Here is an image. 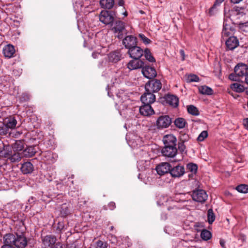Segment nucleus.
Segmentation results:
<instances>
[{"label":"nucleus","instance_id":"f257e3e1","mask_svg":"<svg viewBox=\"0 0 248 248\" xmlns=\"http://www.w3.org/2000/svg\"><path fill=\"white\" fill-rule=\"evenodd\" d=\"M28 240L23 233H8L3 237V244L9 246L11 248H25Z\"/></svg>","mask_w":248,"mask_h":248},{"label":"nucleus","instance_id":"f03ea898","mask_svg":"<svg viewBox=\"0 0 248 248\" xmlns=\"http://www.w3.org/2000/svg\"><path fill=\"white\" fill-rule=\"evenodd\" d=\"M248 74V66L243 63H238L234 68V73L230 74L229 78L231 80L242 81Z\"/></svg>","mask_w":248,"mask_h":248},{"label":"nucleus","instance_id":"7ed1b4c3","mask_svg":"<svg viewBox=\"0 0 248 248\" xmlns=\"http://www.w3.org/2000/svg\"><path fill=\"white\" fill-rule=\"evenodd\" d=\"M162 87V84L159 80L154 79L149 80L145 85V90L153 93L158 92Z\"/></svg>","mask_w":248,"mask_h":248},{"label":"nucleus","instance_id":"20e7f679","mask_svg":"<svg viewBox=\"0 0 248 248\" xmlns=\"http://www.w3.org/2000/svg\"><path fill=\"white\" fill-rule=\"evenodd\" d=\"M191 196L194 201L202 203H204L208 198V195L206 191L201 189L194 190Z\"/></svg>","mask_w":248,"mask_h":248},{"label":"nucleus","instance_id":"39448f33","mask_svg":"<svg viewBox=\"0 0 248 248\" xmlns=\"http://www.w3.org/2000/svg\"><path fill=\"white\" fill-rule=\"evenodd\" d=\"M172 123L171 118L168 115H162L158 117L156 121V126L158 129L168 127Z\"/></svg>","mask_w":248,"mask_h":248},{"label":"nucleus","instance_id":"423d86ee","mask_svg":"<svg viewBox=\"0 0 248 248\" xmlns=\"http://www.w3.org/2000/svg\"><path fill=\"white\" fill-rule=\"evenodd\" d=\"M99 20L106 25L111 24L114 20V17L111 12L107 10L102 11L99 16Z\"/></svg>","mask_w":248,"mask_h":248},{"label":"nucleus","instance_id":"0eeeda50","mask_svg":"<svg viewBox=\"0 0 248 248\" xmlns=\"http://www.w3.org/2000/svg\"><path fill=\"white\" fill-rule=\"evenodd\" d=\"M142 73L146 78L148 79L154 78L157 74L154 67L145 64L142 67Z\"/></svg>","mask_w":248,"mask_h":248},{"label":"nucleus","instance_id":"6e6552de","mask_svg":"<svg viewBox=\"0 0 248 248\" xmlns=\"http://www.w3.org/2000/svg\"><path fill=\"white\" fill-rule=\"evenodd\" d=\"M128 54L133 59H140L143 55V50L137 45L128 49Z\"/></svg>","mask_w":248,"mask_h":248},{"label":"nucleus","instance_id":"1a4fd4ad","mask_svg":"<svg viewBox=\"0 0 248 248\" xmlns=\"http://www.w3.org/2000/svg\"><path fill=\"white\" fill-rule=\"evenodd\" d=\"M112 30L115 33H117V37L118 38H122L123 32L125 30L124 22L121 21H116Z\"/></svg>","mask_w":248,"mask_h":248},{"label":"nucleus","instance_id":"9d476101","mask_svg":"<svg viewBox=\"0 0 248 248\" xmlns=\"http://www.w3.org/2000/svg\"><path fill=\"white\" fill-rule=\"evenodd\" d=\"M162 155L168 158H174L177 154V149L176 147L164 146L162 150Z\"/></svg>","mask_w":248,"mask_h":248},{"label":"nucleus","instance_id":"9b49d317","mask_svg":"<svg viewBox=\"0 0 248 248\" xmlns=\"http://www.w3.org/2000/svg\"><path fill=\"white\" fill-rule=\"evenodd\" d=\"M140 100L143 104H152L155 101V96L154 93L145 90L140 97Z\"/></svg>","mask_w":248,"mask_h":248},{"label":"nucleus","instance_id":"f8f14e48","mask_svg":"<svg viewBox=\"0 0 248 248\" xmlns=\"http://www.w3.org/2000/svg\"><path fill=\"white\" fill-rule=\"evenodd\" d=\"M185 170L183 166L177 165L172 168L170 167V174L173 177H180L185 173Z\"/></svg>","mask_w":248,"mask_h":248},{"label":"nucleus","instance_id":"ddd939ff","mask_svg":"<svg viewBox=\"0 0 248 248\" xmlns=\"http://www.w3.org/2000/svg\"><path fill=\"white\" fill-rule=\"evenodd\" d=\"M123 44L128 49L137 45V38L132 35L126 36L123 40Z\"/></svg>","mask_w":248,"mask_h":248},{"label":"nucleus","instance_id":"4468645a","mask_svg":"<svg viewBox=\"0 0 248 248\" xmlns=\"http://www.w3.org/2000/svg\"><path fill=\"white\" fill-rule=\"evenodd\" d=\"M170 165L169 163L163 162L157 165L156 170L159 175H163L167 173H170Z\"/></svg>","mask_w":248,"mask_h":248},{"label":"nucleus","instance_id":"2eb2a0df","mask_svg":"<svg viewBox=\"0 0 248 248\" xmlns=\"http://www.w3.org/2000/svg\"><path fill=\"white\" fill-rule=\"evenodd\" d=\"M224 42L229 50H233L239 45L238 40L234 36H230L227 39H224Z\"/></svg>","mask_w":248,"mask_h":248},{"label":"nucleus","instance_id":"dca6fc26","mask_svg":"<svg viewBox=\"0 0 248 248\" xmlns=\"http://www.w3.org/2000/svg\"><path fill=\"white\" fill-rule=\"evenodd\" d=\"M233 30L230 27L224 23L223 28L221 33V42H224V39H227L230 36H232Z\"/></svg>","mask_w":248,"mask_h":248},{"label":"nucleus","instance_id":"f3484780","mask_svg":"<svg viewBox=\"0 0 248 248\" xmlns=\"http://www.w3.org/2000/svg\"><path fill=\"white\" fill-rule=\"evenodd\" d=\"M144 62L140 59H133L129 61L127 64V67L130 70L142 68Z\"/></svg>","mask_w":248,"mask_h":248},{"label":"nucleus","instance_id":"a211bd4d","mask_svg":"<svg viewBox=\"0 0 248 248\" xmlns=\"http://www.w3.org/2000/svg\"><path fill=\"white\" fill-rule=\"evenodd\" d=\"M151 105L149 104H143V105L139 108L140 113L145 116H148L153 114L155 112Z\"/></svg>","mask_w":248,"mask_h":248},{"label":"nucleus","instance_id":"6ab92c4d","mask_svg":"<svg viewBox=\"0 0 248 248\" xmlns=\"http://www.w3.org/2000/svg\"><path fill=\"white\" fill-rule=\"evenodd\" d=\"M42 238V242L45 247L53 248L56 241V238L55 236L48 235Z\"/></svg>","mask_w":248,"mask_h":248},{"label":"nucleus","instance_id":"aec40b11","mask_svg":"<svg viewBox=\"0 0 248 248\" xmlns=\"http://www.w3.org/2000/svg\"><path fill=\"white\" fill-rule=\"evenodd\" d=\"M177 139L176 137L172 135H167L163 138L164 146L176 147Z\"/></svg>","mask_w":248,"mask_h":248},{"label":"nucleus","instance_id":"412c9836","mask_svg":"<svg viewBox=\"0 0 248 248\" xmlns=\"http://www.w3.org/2000/svg\"><path fill=\"white\" fill-rule=\"evenodd\" d=\"M165 99L167 103L174 108L177 107L179 105V99L175 95L168 94Z\"/></svg>","mask_w":248,"mask_h":248},{"label":"nucleus","instance_id":"4be33fe9","mask_svg":"<svg viewBox=\"0 0 248 248\" xmlns=\"http://www.w3.org/2000/svg\"><path fill=\"white\" fill-rule=\"evenodd\" d=\"M21 171L25 174L31 173L34 169L33 165L30 162H26L22 164Z\"/></svg>","mask_w":248,"mask_h":248},{"label":"nucleus","instance_id":"5701e85b","mask_svg":"<svg viewBox=\"0 0 248 248\" xmlns=\"http://www.w3.org/2000/svg\"><path fill=\"white\" fill-rule=\"evenodd\" d=\"M15 53L14 46L12 45H6L3 49V53L5 57L12 58Z\"/></svg>","mask_w":248,"mask_h":248},{"label":"nucleus","instance_id":"b1692460","mask_svg":"<svg viewBox=\"0 0 248 248\" xmlns=\"http://www.w3.org/2000/svg\"><path fill=\"white\" fill-rule=\"evenodd\" d=\"M3 123L10 130H11L16 128L17 124V121L14 117L11 116L6 118Z\"/></svg>","mask_w":248,"mask_h":248},{"label":"nucleus","instance_id":"393cba45","mask_svg":"<svg viewBox=\"0 0 248 248\" xmlns=\"http://www.w3.org/2000/svg\"><path fill=\"white\" fill-rule=\"evenodd\" d=\"M36 153V149L35 146H29L22 152V156L26 157L33 156Z\"/></svg>","mask_w":248,"mask_h":248},{"label":"nucleus","instance_id":"a878e982","mask_svg":"<svg viewBox=\"0 0 248 248\" xmlns=\"http://www.w3.org/2000/svg\"><path fill=\"white\" fill-rule=\"evenodd\" d=\"M122 57V55L119 51H114L109 53L108 58L110 61L116 62L119 61Z\"/></svg>","mask_w":248,"mask_h":248},{"label":"nucleus","instance_id":"bb28decb","mask_svg":"<svg viewBox=\"0 0 248 248\" xmlns=\"http://www.w3.org/2000/svg\"><path fill=\"white\" fill-rule=\"evenodd\" d=\"M100 4L102 8L109 10L113 7L114 0H100Z\"/></svg>","mask_w":248,"mask_h":248},{"label":"nucleus","instance_id":"cd10ccee","mask_svg":"<svg viewBox=\"0 0 248 248\" xmlns=\"http://www.w3.org/2000/svg\"><path fill=\"white\" fill-rule=\"evenodd\" d=\"M12 152L11 147L8 145L3 144V149L0 151V156L8 158Z\"/></svg>","mask_w":248,"mask_h":248},{"label":"nucleus","instance_id":"c85d7f7f","mask_svg":"<svg viewBox=\"0 0 248 248\" xmlns=\"http://www.w3.org/2000/svg\"><path fill=\"white\" fill-rule=\"evenodd\" d=\"M24 142L23 140H18L15 141L12 145L14 152L21 151L24 148Z\"/></svg>","mask_w":248,"mask_h":248},{"label":"nucleus","instance_id":"c756f323","mask_svg":"<svg viewBox=\"0 0 248 248\" xmlns=\"http://www.w3.org/2000/svg\"><path fill=\"white\" fill-rule=\"evenodd\" d=\"M186 169L191 172V174H188L189 177H192L193 175L196 174L197 172L198 166L196 164L190 163L187 164Z\"/></svg>","mask_w":248,"mask_h":248},{"label":"nucleus","instance_id":"7c9ffc66","mask_svg":"<svg viewBox=\"0 0 248 248\" xmlns=\"http://www.w3.org/2000/svg\"><path fill=\"white\" fill-rule=\"evenodd\" d=\"M22 157L23 156H22V153H20L18 152H14V153H13L12 152L8 159L12 162H15L19 161Z\"/></svg>","mask_w":248,"mask_h":248},{"label":"nucleus","instance_id":"2f4dec72","mask_svg":"<svg viewBox=\"0 0 248 248\" xmlns=\"http://www.w3.org/2000/svg\"><path fill=\"white\" fill-rule=\"evenodd\" d=\"M240 9H242L241 7H235L234 10L232 11L231 16L232 19L237 21V19H239L240 16H242V12H240Z\"/></svg>","mask_w":248,"mask_h":248},{"label":"nucleus","instance_id":"473e14b6","mask_svg":"<svg viewBox=\"0 0 248 248\" xmlns=\"http://www.w3.org/2000/svg\"><path fill=\"white\" fill-rule=\"evenodd\" d=\"M197 231L198 232L201 231V238L205 241L209 240L211 237L212 234L210 231L207 230L205 229H202V230H200L198 229H197Z\"/></svg>","mask_w":248,"mask_h":248},{"label":"nucleus","instance_id":"72a5a7b5","mask_svg":"<svg viewBox=\"0 0 248 248\" xmlns=\"http://www.w3.org/2000/svg\"><path fill=\"white\" fill-rule=\"evenodd\" d=\"M174 124L176 127L179 129H182L185 127L186 122L185 119L179 117L174 120Z\"/></svg>","mask_w":248,"mask_h":248},{"label":"nucleus","instance_id":"f704fd0d","mask_svg":"<svg viewBox=\"0 0 248 248\" xmlns=\"http://www.w3.org/2000/svg\"><path fill=\"white\" fill-rule=\"evenodd\" d=\"M199 91L201 94L205 95H211L213 93L212 88L205 85L199 87Z\"/></svg>","mask_w":248,"mask_h":248},{"label":"nucleus","instance_id":"c9c22d12","mask_svg":"<svg viewBox=\"0 0 248 248\" xmlns=\"http://www.w3.org/2000/svg\"><path fill=\"white\" fill-rule=\"evenodd\" d=\"M231 88L234 92L242 93L244 91L245 87L238 83H234L231 85Z\"/></svg>","mask_w":248,"mask_h":248},{"label":"nucleus","instance_id":"e433bc0d","mask_svg":"<svg viewBox=\"0 0 248 248\" xmlns=\"http://www.w3.org/2000/svg\"><path fill=\"white\" fill-rule=\"evenodd\" d=\"M143 54L145 59L149 62H155V60L152 55L149 49L146 48L143 51Z\"/></svg>","mask_w":248,"mask_h":248},{"label":"nucleus","instance_id":"4c0bfd02","mask_svg":"<svg viewBox=\"0 0 248 248\" xmlns=\"http://www.w3.org/2000/svg\"><path fill=\"white\" fill-rule=\"evenodd\" d=\"M188 112L194 116H198L199 115V111L198 108L193 105H189L187 108Z\"/></svg>","mask_w":248,"mask_h":248},{"label":"nucleus","instance_id":"58836bf2","mask_svg":"<svg viewBox=\"0 0 248 248\" xmlns=\"http://www.w3.org/2000/svg\"><path fill=\"white\" fill-rule=\"evenodd\" d=\"M60 213L62 217H66L70 213L69 209L66 203L63 204L62 205Z\"/></svg>","mask_w":248,"mask_h":248},{"label":"nucleus","instance_id":"ea45409f","mask_svg":"<svg viewBox=\"0 0 248 248\" xmlns=\"http://www.w3.org/2000/svg\"><path fill=\"white\" fill-rule=\"evenodd\" d=\"M215 219V215L212 209H209L207 212V220L209 224H212Z\"/></svg>","mask_w":248,"mask_h":248},{"label":"nucleus","instance_id":"a19ab883","mask_svg":"<svg viewBox=\"0 0 248 248\" xmlns=\"http://www.w3.org/2000/svg\"><path fill=\"white\" fill-rule=\"evenodd\" d=\"M236 189L240 193H248V186L245 184H241L236 187Z\"/></svg>","mask_w":248,"mask_h":248},{"label":"nucleus","instance_id":"79ce46f5","mask_svg":"<svg viewBox=\"0 0 248 248\" xmlns=\"http://www.w3.org/2000/svg\"><path fill=\"white\" fill-rule=\"evenodd\" d=\"M8 133H10V130L3 123L2 125L0 126V135H6Z\"/></svg>","mask_w":248,"mask_h":248},{"label":"nucleus","instance_id":"37998d69","mask_svg":"<svg viewBox=\"0 0 248 248\" xmlns=\"http://www.w3.org/2000/svg\"><path fill=\"white\" fill-rule=\"evenodd\" d=\"M108 243L106 242L98 240L95 243V248H107Z\"/></svg>","mask_w":248,"mask_h":248},{"label":"nucleus","instance_id":"c03bdc74","mask_svg":"<svg viewBox=\"0 0 248 248\" xmlns=\"http://www.w3.org/2000/svg\"><path fill=\"white\" fill-rule=\"evenodd\" d=\"M199 80V78L194 74L189 75L187 78V82H198Z\"/></svg>","mask_w":248,"mask_h":248},{"label":"nucleus","instance_id":"a18cd8bd","mask_svg":"<svg viewBox=\"0 0 248 248\" xmlns=\"http://www.w3.org/2000/svg\"><path fill=\"white\" fill-rule=\"evenodd\" d=\"M139 37L140 38L141 40L145 45L149 44L151 43V41L150 39L146 37L143 34L140 33L139 34Z\"/></svg>","mask_w":248,"mask_h":248},{"label":"nucleus","instance_id":"49530a36","mask_svg":"<svg viewBox=\"0 0 248 248\" xmlns=\"http://www.w3.org/2000/svg\"><path fill=\"white\" fill-rule=\"evenodd\" d=\"M208 136V133L206 131H202L200 134L199 135L197 140L200 141H203L205 138H206Z\"/></svg>","mask_w":248,"mask_h":248},{"label":"nucleus","instance_id":"de8ad7c7","mask_svg":"<svg viewBox=\"0 0 248 248\" xmlns=\"http://www.w3.org/2000/svg\"><path fill=\"white\" fill-rule=\"evenodd\" d=\"M241 29L244 31H248V22L246 23H242V22H237Z\"/></svg>","mask_w":248,"mask_h":248},{"label":"nucleus","instance_id":"09e8293b","mask_svg":"<svg viewBox=\"0 0 248 248\" xmlns=\"http://www.w3.org/2000/svg\"><path fill=\"white\" fill-rule=\"evenodd\" d=\"M188 139L189 136L187 134H184L180 136V140L181 142H185V141H187Z\"/></svg>","mask_w":248,"mask_h":248},{"label":"nucleus","instance_id":"8fccbe9b","mask_svg":"<svg viewBox=\"0 0 248 248\" xmlns=\"http://www.w3.org/2000/svg\"><path fill=\"white\" fill-rule=\"evenodd\" d=\"M195 226L197 229L200 230L205 229V226L203 222H198L195 224Z\"/></svg>","mask_w":248,"mask_h":248},{"label":"nucleus","instance_id":"3c124183","mask_svg":"<svg viewBox=\"0 0 248 248\" xmlns=\"http://www.w3.org/2000/svg\"><path fill=\"white\" fill-rule=\"evenodd\" d=\"M178 149L181 152H183L186 149V146L184 144V142H179L178 145Z\"/></svg>","mask_w":248,"mask_h":248},{"label":"nucleus","instance_id":"603ef678","mask_svg":"<svg viewBox=\"0 0 248 248\" xmlns=\"http://www.w3.org/2000/svg\"><path fill=\"white\" fill-rule=\"evenodd\" d=\"M64 227V223L62 222H59L57 224V230L61 232Z\"/></svg>","mask_w":248,"mask_h":248},{"label":"nucleus","instance_id":"864d4df0","mask_svg":"<svg viewBox=\"0 0 248 248\" xmlns=\"http://www.w3.org/2000/svg\"><path fill=\"white\" fill-rule=\"evenodd\" d=\"M36 199L33 197H31L28 201V204H29L30 206H31L35 202Z\"/></svg>","mask_w":248,"mask_h":248},{"label":"nucleus","instance_id":"5fc2aeb1","mask_svg":"<svg viewBox=\"0 0 248 248\" xmlns=\"http://www.w3.org/2000/svg\"><path fill=\"white\" fill-rule=\"evenodd\" d=\"M217 5V0H216L213 6L210 9L209 14L210 15H212L213 14V11L216 8Z\"/></svg>","mask_w":248,"mask_h":248},{"label":"nucleus","instance_id":"6e6d98bb","mask_svg":"<svg viewBox=\"0 0 248 248\" xmlns=\"http://www.w3.org/2000/svg\"><path fill=\"white\" fill-rule=\"evenodd\" d=\"M108 208L110 210H113L115 208V203L114 202H110L108 204Z\"/></svg>","mask_w":248,"mask_h":248},{"label":"nucleus","instance_id":"4d7b16f0","mask_svg":"<svg viewBox=\"0 0 248 248\" xmlns=\"http://www.w3.org/2000/svg\"><path fill=\"white\" fill-rule=\"evenodd\" d=\"M53 248H62V245L61 243H55Z\"/></svg>","mask_w":248,"mask_h":248},{"label":"nucleus","instance_id":"13d9d810","mask_svg":"<svg viewBox=\"0 0 248 248\" xmlns=\"http://www.w3.org/2000/svg\"><path fill=\"white\" fill-rule=\"evenodd\" d=\"M243 124H244L245 127L246 129H248V118L245 119L243 120Z\"/></svg>","mask_w":248,"mask_h":248},{"label":"nucleus","instance_id":"bf43d9fd","mask_svg":"<svg viewBox=\"0 0 248 248\" xmlns=\"http://www.w3.org/2000/svg\"><path fill=\"white\" fill-rule=\"evenodd\" d=\"M219 243H220L221 247L222 248H226L225 246V241L223 239H220V241H219Z\"/></svg>","mask_w":248,"mask_h":248},{"label":"nucleus","instance_id":"052dcab7","mask_svg":"<svg viewBox=\"0 0 248 248\" xmlns=\"http://www.w3.org/2000/svg\"><path fill=\"white\" fill-rule=\"evenodd\" d=\"M180 53L182 57V60H185V52H184V50L181 49L180 50Z\"/></svg>","mask_w":248,"mask_h":248},{"label":"nucleus","instance_id":"680f3d73","mask_svg":"<svg viewBox=\"0 0 248 248\" xmlns=\"http://www.w3.org/2000/svg\"><path fill=\"white\" fill-rule=\"evenodd\" d=\"M118 4L120 6H122L124 4V0H119Z\"/></svg>","mask_w":248,"mask_h":248},{"label":"nucleus","instance_id":"e2e57ef3","mask_svg":"<svg viewBox=\"0 0 248 248\" xmlns=\"http://www.w3.org/2000/svg\"><path fill=\"white\" fill-rule=\"evenodd\" d=\"M242 0H231V2L234 4L238 3L240 1H241Z\"/></svg>","mask_w":248,"mask_h":248},{"label":"nucleus","instance_id":"0e129e2a","mask_svg":"<svg viewBox=\"0 0 248 248\" xmlns=\"http://www.w3.org/2000/svg\"><path fill=\"white\" fill-rule=\"evenodd\" d=\"M1 248H11V247L5 244H3Z\"/></svg>","mask_w":248,"mask_h":248},{"label":"nucleus","instance_id":"69168bd1","mask_svg":"<svg viewBox=\"0 0 248 248\" xmlns=\"http://www.w3.org/2000/svg\"><path fill=\"white\" fill-rule=\"evenodd\" d=\"M245 82L248 85V74L245 78Z\"/></svg>","mask_w":248,"mask_h":248},{"label":"nucleus","instance_id":"338daca9","mask_svg":"<svg viewBox=\"0 0 248 248\" xmlns=\"http://www.w3.org/2000/svg\"><path fill=\"white\" fill-rule=\"evenodd\" d=\"M223 1H224V0H218V2L221 3V2H223Z\"/></svg>","mask_w":248,"mask_h":248},{"label":"nucleus","instance_id":"774afa93","mask_svg":"<svg viewBox=\"0 0 248 248\" xmlns=\"http://www.w3.org/2000/svg\"><path fill=\"white\" fill-rule=\"evenodd\" d=\"M124 16H127V12H124Z\"/></svg>","mask_w":248,"mask_h":248}]
</instances>
